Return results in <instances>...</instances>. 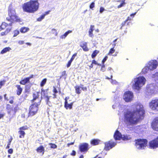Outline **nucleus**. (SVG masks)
<instances>
[{
    "mask_svg": "<svg viewBox=\"0 0 158 158\" xmlns=\"http://www.w3.org/2000/svg\"><path fill=\"white\" fill-rule=\"evenodd\" d=\"M145 110L141 103L136 102L131 106V110L123 113V122L130 130L133 129V126L137 124L144 118Z\"/></svg>",
    "mask_w": 158,
    "mask_h": 158,
    "instance_id": "f257e3e1",
    "label": "nucleus"
},
{
    "mask_svg": "<svg viewBox=\"0 0 158 158\" xmlns=\"http://www.w3.org/2000/svg\"><path fill=\"white\" fill-rule=\"evenodd\" d=\"M8 12L9 17L6 18V19L8 21H10L11 23L7 24L5 22L2 23L1 26L3 29L8 25L11 26L14 22H19L20 20L19 18L16 15L15 11L14 9L10 7Z\"/></svg>",
    "mask_w": 158,
    "mask_h": 158,
    "instance_id": "f03ea898",
    "label": "nucleus"
},
{
    "mask_svg": "<svg viewBox=\"0 0 158 158\" xmlns=\"http://www.w3.org/2000/svg\"><path fill=\"white\" fill-rule=\"evenodd\" d=\"M39 6V4L37 1L31 0L24 3L23 8L24 11L32 13L38 10Z\"/></svg>",
    "mask_w": 158,
    "mask_h": 158,
    "instance_id": "7ed1b4c3",
    "label": "nucleus"
},
{
    "mask_svg": "<svg viewBox=\"0 0 158 158\" xmlns=\"http://www.w3.org/2000/svg\"><path fill=\"white\" fill-rule=\"evenodd\" d=\"M146 78L143 76H140L133 78L131 81L132 87L134 89L139 91L143 86L146 82Z\"/></svg>",
    "mask_w": 158,
    "mask_h": 158,
    "instance_id": "20e7f679",
    "label": "nucleus"
},
{
    "mask_svg": "<svg viewBox=\"0 0 158 158\" xmlns=\"http://www.w3.org/2000/svg\"><path fill=\"white\" fill-rule=\"evenodd\" d=\"M33 101L35 102L36 100L38 102H35V103L30 106L29 108V114L27 117L31 116H32L35 115L37 112L38 110V106L40 105L41 100L38 99V93H36V94H33Z\"/></svg>",
    "mask_w": 158,
    "mask_h": 158,
    "instance_id": "39448f33",
    "label": "nucleus"
},
{
    "mask_svg": "<svg viewBox=\"0 0 158 158\" xmlns=\"http://www.w3.org/2000/svg\"><path fill=\"white\" fill-rule=\"evenodd\" d=\"M158 65V62L156 60L149 61L145 64V66L143 69L142 72L145 74L148 73L149 70L153 71L156 69Z\"/></svg>",
    "mask_w": 158,
    "mask_h": 158,
    "instance_id": "423d86ee",
    "label": "nucleus"
},
{
    "mask_svg": "<svg viewBox=\"0 0 158 158\" xmlns=\"http://www.w3.org/2000/svg\"><path fill=\"white\" fill-rule=\"evenodd\" d=\"M148 141L146 139H139L135 140V146L139 149H144L146 147Z\"/></svg>",
    "mask_w": 158,
    "mask_h": 158,
    "instance_id": "0eeeda50",
    "label": "nucleus"
},
{
    "mask_svg": "<svg viewBox=\"0 0 158 158\" xmlns=\"http://www.w3.org/2000/svg\"><path fill=\"white\" fill-rule=\"evenodd\" d=\"M157 87L154 84H150L147 85L146 90V94L150 95L155 94L157 91Z\"/></svg>",
    "mask_w": 158,
    "mask_h": 158,
    "instance_id": "6e6552de",
    "label": "nucleus"
},
{
    "mask_svg": "<svg viewBox=\"0 0 158 158\" xmlns=\"http://www.w3.org/2000/svg\"><path fill=\"white\" fill-rule=\"evenodd\" d=\"M134 97L133 93L131 91L125 92L123 96V98L126 102H130L132 101Z\"/></svg>",
    "mask_w": 158,
    "mask_h": 158,
    "instance_id": "1a4fd4ad",
    "label": "nucleus"
},
{
    "mask_svg": "<svg viewBox=\"0 0 158 158\" xmlns=\"http://www.w3.org/2000/svg\"><path fill=\"white\" fill-rule=\"evenodd\" d=\"M149 106L152 110L158 111V99L152 100L149 103Z\"/></svg>",
    "mask_w": 158,
    "mask_h": 158,
    "instance_id": "9d476101",
    "label": "nucleus"
},
{
    "mask_svg": "<svg viewBox=\"0 0 158 158\" xmlns=\"http://www.w3.org/2000/svg\"><path fill=\"white\" fill-rule=\"evenodd\" d=\"M79 149L81 152H86L89 150V145L86 143H81L79 146Z\"/></svg>",
    "mask_w": 158,
    "mask_h": 158,
    "instance_id": "9b49d317",
    "label": "nucleus"
},
{
    "mask_svg": "<svg viewBox=\"0 0 158 158\" xmlns=\"http://www.w3.org/2000/svg\"><path fill=\"white\" fill-rule=\"evenodd\" d=\"M116 143L110 141L105 143V149L106 150H109L111 149L116 145Z\"/></svg>",
    "mask_w": 158,
    "mask_h": 158,
    "instance_id": "f8f14e48",
    "label": "nucleus"
},
{
    "mask_svg": "<svg viewBox=\"0 0 158 158\" xmlns=\"http://www.w3.org/2000/svg\"><path fill=\"white\" fill-rule=\"evenodd\" d=\"M150 147L152 148L155 149L158 147V137L156 139L150 141L149 143Z\"/></svg>",
    "mask_w": 158,
    "mask_h": 158,
    "instance_id": "ddd939ff",
    "label": "nucleus"
},
{
    "mask_svg": "<svg viewBox=\"0 0 158 158\" xmlns=\"http://www.w3.org/2000/svg\"><path fill=\"white\" fill-rule=\"evenodd\" d=\"M152 127L154 130L158 131V117L154 119L152 123Z\"/></svg>",
    "mask_w": 158,
    "mask_h": 158,
    "instance_id": "4468645a",
    "label": "nucleus"
},
{
    "mask_svg": "<svg viewBox=\"0 0 158 158\" xmlns=\"http://www.w3.org/2000/svg\"><path fill=\"white\" fill-rule=\"evenodd\" d=\"M121 133L118 130H116L114 135V138L115 140H120L122 137Z\"/></svg>",
    "mask_w": 158,
    "mask_h": 158,
    "instance_id": "2eb2a0df",
    "label": "nucleus"
},
{
    "mask_svg": "<svg viewBox=\"0 0 158 158\" xmlns=\"http://www.w3.org/2000/svg\"><path fill=\"white\" fill-rule=\"evenodd\" d=\"M69 98V97H67L65 99V103H64V106L65 108L68 109V108L71 109L72 108L73 102L71 103L70 104H69L67 102V100Z\"/></svg>",
    "mask_w": 158,
    "mask_h": 158,
    "instance_id": "dca6fc26",
    "label": "nucleus"
},
{
    "mask_svg": "<svg viewBox=\"0 0 158 158\" xmlns=\"http://www.w3.org/2000/svg\"><path fill=\"white\" fill-rule=\"evenodd\" d=\"M151 77L152 80L158 83V72L152 74L151 75Z\"/></svg>",
    "mask_w": 158,
    "mask_h": 158,
    "instance_id": "f3484780",
    "label": "nucleus"
},
{
    "mask_svg": "<svg viewBox=\"0 0 158 158\" xmlns=\"http://www.w3.org/2000/svg\"><path fill=\"white\" fill-rule=\"evenodd\" d=\"M94 25H91L89 31V36L91 37H93L94 36V35L93 33V32L94 30Z\"/></svg>",
    "mask_w": 158,
    "mask_h": 158,
    "instance_id": "a211bd4d",
    "label": "nucleus"
},
{
    "mask_svg": "<svg viewBox=\"0 0 158 158\" xmlns=\"http://www.w3.org/2000/svg\"><path fill=\"white\" fill-rule=\"evenodd\" d=\"M16 87L17 89V94L18 95H19L22 92V88L21 87L20 85H16Z\"/></svg>",
    "mask_w": 158,
    "mask_h": 158,
    "instance_id": "6ab92c4d",
    "label": "nucleus"
},
{
    "mask_svg": "<svg viewBox=\"0 0 158 158\" xmlns=\"http://www.w3.org/2000/svg\"><path fill=\"white\" fill-rule=\"evenodd\" d=\"M11 49V48L9 47L5 48L1 51L0 53L1 54H4L7 52H9Z\"/></svg>",
    "mask_w": 158,
    "mask_h": 158,
    "instance_id": "aec40b11",
    "label": "nucleus"
},
{
    "mask_svg": "<svg viewBox=\"0 0 158 158\" xmlns=\"http://www.w3.org/2000/svg\"><path fill=\"white\" fill-rule=\"evenodd\" d=\"M81 46L84 51H87L88 50V49L87 46V43L83 42L81 44Z\"/></svg>",
    "mask_w": 158,
    "mask_h": 158,
    "instance_id": "412c9836",
    "label": "nucleus"
},
{
    "mask_svg": "<svg viewBox=\"0 0 158 158\" xmlns=\"http://www.w3.org/2000/svg\"><path fill=\"white\" fill-rule=\"evenodd\" d=\"M44 148L42 146H41L38 148L36 149V151L38 152L42 153V155H43L44 153Z\"/></svg>",
    "mask_w": 158,
    "mask_h": 158,
    "instance_id": "4be33fe9",
    "label": "nucleus"
},
{
    "mask_svg": "<svg viewBox=\"0 0 158 158\" xmlns=\"http://www.w3.org/2000/svg\"><path fill=\"white\" fill-rule=\"evenodd\" d=\"M30 78H31L30 77H27L25 79H24L23 80L20 81V84L23 85L25 84L26 83L29 81Z\"/></svg>",
    "mask_w": 158,
    "mask_h": 158,
    "instance_id": "5701e85b",
    "label": "nucleus"
},
{
    "mask_svg": "<svg viewBox=\"0 0 158 158\" xmlns=\"http://www.w3.org/2000/svg\"><path fill=\"white\" fill-rule=\"evenodd\" d=\"M131 139V137L130 135H124L122 136V139L123 140H128Z\"/></svg>",
    "mask_w": 158,
    "mask_h": 158,
    "instance_id": "b1692460",
    "label": "nucleus"
},
{
    "mask_svg": "<svg viewBox=\"0 0 158 158\" xmlns=\"http://www.w3.org/2000/svg\"><path fill=\"white\" fill-rule=\"evenodd\" d=\"M72 32V31L69 30L67 31L64 34L61 35L60 37V38L62 39H65L69 34Z\"/></svg>",
    "mask_w": 158,
    "mask_h": 158,
    "instance_id": "393cba45",
    "label": "nucleus"
},
{
    "mask_svg": "<svg viewBox=\"0 0 158 158\" xmlns=\"http://www.w3.org/2000/svg\"><path fill=\"white\" fill-rule=\"evenodd\" d=\"M29 30L28 28L26 27H22L20 30V31L22 33H25Z\"/></svg>",
    "mask_w": 158,
    "mask_h": 158,
    "instance_id": "a878e982",
    "label": "nucleus"
},
{
    "mask_svg": "<svg viewBox=\"0 0 158 158\" xmlns=\"http://www.w3.org/2000/svg\"><path fill=\"white\" fill-rule=\"evenodd\" d=\"M10 30L11 28H7L5 31L2 32L1 33V35L2 36H4L6 35L10 31Z\"/></svg>",
    "mask_w": 158,
    "mask_h": 158,
    "instance_id": "bb28decb",
    "label": "nucleus"
},
{
    "mask_svg": "<svg viewBox=\"0 0 158 158\" xmlns=\"http://www.w3.org/2000/svg\"><path fill=\"white\" fill-rule=\"evenodd\" d=\"M76 92L77 94H80L81 93V90L80 89V88L79 86L77 85L75 87Z\"/></svg>",
    "mask_w": 158,
    "mask_h": 158,
    "instance_id": "cd10ccee",
    "label": "nucleus"
},
{
    "mask_svg": "<svg viewBox=\"0 0 158 158\" xmlns=\"http://www.w3.org/2000/svg\"><path fill=\"white\" fill-rule=\"evenodd\" d=\"M136 12L130 15V17H128L127 19L126 20V21L127 22L128 21L131 20L134 17V16L136 15Z\"/></svg>",
    "mask_w": 158,
    "mask_h": 158,
    "instance_id": "c85d7f7f",
    "label": "nucleus"
},
{
    "mask_svg": "<svg viewBox=\"0 0 158 158\" xmlns=\"http://www.w3.org/2000/svg\"><path fill=\"white\" fill-rule=\"evenodd\" d=\"M19 133L20 135L19 136L20 138H23L25 135V132L23 131L20 130H19Z\"/></svg>",
    "mask_w": 158,
    "mask_h": 158,
    "instance_id": "c756f323",
    "label": "nucleus"
},
{
    "mask_svg": "<svg viewBox=\"0 0 158 158\" xmlns=\"http://www.w3.org/2000/svg\"><path fill=\"white\" fill-rule=\"evenodd\" d=\"M91 143L94 145H97L98 144V140L97 139H94L91 142Z\"/></svg>",
    "mask_w": 158,
    "mask_h": 158,
    "instance_id": "7c9ffc66",
    "label": "nucleus"
},
{
    "mask_svg": "<svg viewBox=\"0 0 158 158\" xmlns=\"http://www.w3.org/2000/svg\"><path fill=\"white\" fill-rule=\"evenodd\" d=\"M47 81V79L45 78L40 83V86L41 87H43L44 85L45 84Z\"/></svg>",
    "mask_w": 158,
    "mask_h": 158,
    "instance_id": "2f4dec72",
    "label": "nucleus"
},
{
    "mask_svg": "<svg viewBox=\"0 0 158 158\" xmlns=\"http://www.w3.org/2000/svg\"><path fill=\"white\" fill-rule=\"evenodd\" d=\"M98 52L97 50L94 51L92 55V58H94L98 53Z\"/></svg>",
    "mask_w": 158,
    "mask_h": 158,
    "instance_id": "473e14b6",
    "label": "nucleus"
},
{
    "mask_svg": "<svg viewBox=\"0 0 158 158\" xmlns=\"http://www.w3.org/2000/svg\"><path fill=\"white\" fill-rule=\"evenodd\" d=\"M115 51V50L114 49V48H111L109 52L108 53V55H110L112 54Z\"/></svg>",
    "mask_w": 158,
    "mask_h": 158,
    "instance_id": "72a5a7b5",
    "label": "nucleus"
},
{
    "mask_svg": "<svg viewBox=\"0 0 158 158\" xmlns=\"http://www.w3.org/2000/svg\"><path fill=\"white\" fill-rule=\"evenodd\" d=\"M44 15H42L41 16L38 18L37 19V20L38 21H42V19H43L44 18Z\"/></svg>",
    "mask_w": 158,
    "mask_h": 158,
    "instance_id": "f704fd0d",
    "label": "nucleus"
},
{
    "mask_svg": "<svg viewBox=\"0 0 158 158\" xmlns=\"http://www.w3.org/2000/svg\"><path fill=\"white\" fill-rule=\"evenodd\" d=\"M45 90H44L43 89H41V94L42 95V96L44 97H46L47 95H46V94H45Z\"/></svg>",
    "mask_w": 158,
    "mask_h": 158,
    "instance_id": "c9c22d12",
    "label": "nucleus"
},
{
    "mask_svg": "<svg viewBox=\"0 0 158 158\" xmlns=\"http://www.w3.org/2000/svg\"><path fill=\"white\" fill-rule=\"evenodd\" d=\"M52 33L54 34L55 36H57V35L58 33L56 29H52Z\"/></svg>",
    "mask_w": 158,
    "mask_h": 158,
    "instance_id": "e433bc0d",
    "label": "nucleus"
},
{
    "mask_svg": "<svg viewBox=\"0 0 158 158\" xmlns=\"http://www.w3.org/2000/svg\"><path fill=\"white\" fill-rule=\"evenodd\" d=\"M19 31L16 30L14 31V34L13 36L15 37L17 36L19 33Z\"/></svg>",
    "mask_w": 158,
    "mask_h": 158,
    "instance_id": "4c0bfd02",
    "label": "nucleus"
},
{
    "mask_svg": "<svg viewBox=\"0 0 158 158\" xmlns=\"http://www.w3.org/2000/svg\"><path fill=\"white\" fill-rule=\"evenodd\" d=\"M49 145H51V147L52 148H55L57 147V146L54 144H52V143H49Z\"/></svg>",
    "mask_w": 158,
    "mask_h": 158,
    "instance_id": "58836bf2",
    "label": "nucleus"
},
{
    "mask_svg": "<svg viewBox=\"0 0 158 158\" xmlns=\"http://www.w3.org/2000/svg\"><path fill=\"white\" fill-rule=\"evenodd\" d=\"M95 6V3L94 2H92L89 6V8L91 9H92Z\"/></svg>",
    "mask_w": 158,
    "mask_h": 158,
    "instance_id": "ea45409f",
    "label": "nucleus"
},
{
    "mask_svg": "<svg viewBox=\"0 0 158 158\" xmlns=\"http://www.w3.org/2000/svg\"><path fill=\"white\" fill-rule=\"evenodd\" d=\"M27 127H23L19 128V130H25L27 129Z\"/></svg>",
    "mask_w": 158,
    "mask_h": 158,
    "instance_id": "a19ab883",
    "label": "nucleus"
},
{
    "mask_svg": "<svg viewBox=\"0 0 158 158\" xmlns=\"http://www.w3.org/2000/svg\"><path fill=\"white\" fill-rule=\"evenodd\" d=\"M77 53H75L72 56L71 59L70 60L73 61L74 59L75 58V57L77 56Z\"/></svg>",
    "mask_w": 158,
    "mask_h": 158,
    "instance_id": "79ce46f5",
    "label": "nucleus"
},
{
    "mask_svg": "<svg viewBox=\"0 0 158 158\" xmlns=\"http://www.w3.org/2000/svg\"><path fill=\"white\" fill-rule=\"evenodd\" d=\"M110 82L113 85H116L117 83V82L115 80H111Z\"/></svg>",
    "mask_w": 158,
    "mask_h": 158,
    "instance_id": "37998d69",
    "label": "nucleus"
},
{
    "mask_svg": "<svg viewBox=\"0 0 158 158\" xmlns=\"http://www.w3.org/2000/svg\"><path fill=\"white\" fill-rule=\"evenodd\" d=\"M108 57L107 56H106L105 58H104V59L103 60H102V63H103V64H104V63H105V62L106 61V60H107V58H108Z\"/></svg>",
    "mask_w": 158,
    "mask_h": 158,
    "instance_id": "c03bdc74",
    "label": "nucleus"
},
{
    "mask_svg": "<svg viewBox=\"0 0 158 158\" xmlns=\"http://www.w3.org/2000/svg\"><path fill=\"white\" fill-rule=\"evenodd\" d=\"M101 71H102L104 72L105 71V66L103 64V65L102 66L101 69Z\"/></svg>",
    "mask_w": 158,
    "mask_h": 158,
    "instance_id": "a18cd8bd",
    "label": "nucleus"
},
{
    "mask_svg": "<svg viewBox=\"0 0 158 158\" xmlns=\"http://www.w3.org/2000/svg\"><path fill=\"white\" fill-rule=\"evenodd\" d=\"M5 81H0V85L2 86L5 84Z\"/></svg>",
    "mask_w": 158,
    "mask_h": 158,
    "instance_id": "49530a36",
    "label": "nucleus"
},
{
    "mask_svg": "<svg viewBox=\"0 0 158 158\" xmlns=\"http://www.w3.org/2000/svg\"><path fill=\"white\" fill-rule=\"evenodd\" d=\"M105 10V9L103 7H101L100 8V12L101 13H102L103 11Z\"/></svg>",
    "mask_w": 158,
    "mask_h": 158,
    "instance_id": "de8ad7c7",
    "label": "nucleus"
},
{
    "mask_svg": "<svg viewBox=\"0 0 158 158\" xmlns=\"http://www.w3.org/2000/svg\"><path fill=\"white\" fill-rule=\"evenodd\" d=\"M73 61L70 60L69 62H68V64L67 65V67H69L71 64V63Z\"/></svg>",
    "mask_w": 158,
    "mask_h": 158,
    "instance_id": "09e8293b",
    "label": "nucleus"
},
{
    "mask_svg": "<svg viewBox=\"0 0 158 158\" xmlns=\"http://www.w3.org/2000/svg\"><path fill=\"white\" fill-rule=\"evenodd\" d=\"M24 41L23 40H19L18 42V43L20 45H22L24 44Z\"/></svg>",
    "mask_w": 158,
    "mask_h": 158,
    "instance_id": "8fccbe9b",
    "label": "nucleus"
},
{
    "mask_svg": "<svg viewBox=\"0 0 158 158\" xmlns=\"http://www.w3.org/2000/svg\"><path fill=\"white\" fill-rule=\"evenodd\" d=\"M76 154V152L75 151H73L71 153V155L73 156H74Z\"/></svg>",
    "mask_w": 158,
    "mask_h": 158,
    "instance_id": "3c124183",
    "label": "nucleus"
},
{
    "mask_svg": "<svg viewBox=\"0 0 158 158\" xmlns=\"http://www.w3.org/2000/svg\"><path fill=\"white\" fill-rule=\"evenodd\" d=\"M92 64H97L98 65H100L99 64H98L97 62L94 60H93L92 62Z\"/></svg>",
    "mask_w": 158,
    "mask_h": 158,
    "instance_id": "603ef678",
    "label": "nucleus"
},
{
    "mask_svg": "<svg viewBox=\"0 0 158 158\" xmlns=\"http://www.w3.org/2000/svg\"><path fill=\"white\" fill-rule=\"evenodd\" d=\"M45 97L46 98V101L47 102V104H48V102L49 99V97L48 96H46Z\"/></svg>",
    "mask_w": 158,
    "mask_h": 158,
    "instance_id": "864d4df0",
    "label": "nucleus"
},
{
    "mask_svg": "<svg viewBox=\"0 0 158 158\" xmlns=\"http://www.w3.org/2000/svg\"><path fill=\"white\" fill-rule=\"evenodd\" d=\"M127 22V21H126L125 20V21L124 22H123V23H122V27H121V29H122V27H123V26H124V25H125V24L126 23V22Z\"/></svg>",
    "mask_w": 158,
    "mask_h": 158,
    "instance_id": "5fc2aeb1",
    "label": "nucleus"
},
{
    "mask_svg": "<svg viewBox=\"0 0 158 158\" xmlns=\"http://www.w3.org/2000/svg\"><path fill=\"white\" fill-rule=\"evenodd\" d=\"M13 150L11 149H9L8 150V152L10 154H12L13 153Z\"/></svg>",
    "mask_w": 158,
    "mask_h": 158,
    "instance_id": "6e6d98bb",
    "label": "nucleus"
},
{
    "mask_svg": "<svg viewBox=\"0 0 158 158\" xmlns=\"http://www.w3.org/2000/svg\"><path fill=\"white\" fill-rule=\"evenodd\" d=\"M50 12V10H49L48 11L46 12L44 14H43V15H44V17H45L46 15L48 14Z\"/></svg>",
    "mask_w": 158,
    "mask_h": 158,
    "instance_id": "4d7b16f0",
    "label": "nucleus"
},
{
    "mask_svg": "<svg viewBox=\"0 0 158 158\" xmlns=\"http://www.w3.org/2000/svg\"><path fill=\"white\" fill-rule=\"evenodd\" d=\"M53 88H54V89H53V92L55 94L57 93L58 92V91H57V90H56V88L55 87H54Z\"/></svg>",
    "mask_w": 158,
    "mask_h": 158,
    "instance_id": "13d9d810",
    "label": "nucleus"
},
{
    "mask_svg": "<svg viewBox=\"0 0 158 158\" xmlns=\"http://www.w3.org/2000/svg\"><path fill=\"white\" fill-rule=\"evenodd\" d=\"M82 89L83 91H86L87 88L86 87H83L81 88Z\"/></svg>",
    "mask_w": 158,
    "mask_h": 158,
    "instance_id": "bf43d9fd",
    "label": "nucleus"
},
{
    "mask_svg": "<svg viewBox=\"0 0 158 158\" xmlns=\"http://www.w3.org/2000/svg\"><path fill=\"white\" fill-rule=\"evenodd\" d=\"M123 3H121L120 5H119L118 6V8H120L122 7L123 6Z\"/></svg>",
    "mask_w": 158,
    "mask_h": 158,
    "instance_id": "052dcab7",
    "label": "nucleus"
},
{
    "mask_svg": "<svg viewBox=\"0 0 158 158\" xmlns=\"http://www.w3.org/2000/svg\"><path fill=\"white\" fill-rule=\"evenodd\" d=\"M118 105V104H114L112 106V107L114 109H115L116 108V106Z\"/></svg>",
    "mask_w": 158,
    "mask_h": 158,
    "instance_id": "680f3d73",
    "label": "nucleus"
},
{
    "mask_svg": "<svg viewBox=\"0 0 158 158\" xmlns=\"http://www.w3.org/2000/svg\"><path fill=\"white\" fill-rule=\"evenodd\" d=\"M74 142H72V143H68V146H69L70 145H73V144H74Z\"/></svg>",
    "mask_w": 158,
    "mask_h": 158,
    "instance_id": "e2e57ef3",
    "label": "nucleus"
},
{
    "mask_svg": "<svg viewBox=\"0 0 158 158\" xmlns=\"http://www.w3.org/2000/svg\"><path fill=\"white\" fill-rule=\"evenodd\" d=\"M4 116L3 114H0V119L2 118Z\"/></svg>",
    "mask_w": 158,
    "mask_h": 158,
    "instance_id": "0e129e2a",
    "label": "nucleus"
},
{
    "mask_svg": "<svg viewBox=\"0 0 158 158\" xmlns=\"http://www.w3.org/2000/svg\"><path fill=\"white\" fill-rule=\"evenodd\" d=\"M116 43H114V44H112V45H113V48H114V47L116 46Z\"/></svg>",
    "mask_w": 158,
    "mask_h": 158,
    "instance_id": "69168bd1",
    "label": "nucleus"
},
{
    "mask_svg": "<svg viewBox=\"0 0 158 158\" xmlns=\"http://www.w3.org/2000/svg\"><path fill=\"white\" fill-rule=\"evenodd\" d=\"M5 99L6 100H7V98L6 97V94H5L4 95Z\"/></svg>",
    "mask_w": 158,
    "mask_h": 158,
    "instance_id": "338daca9",
    "label": "nucleus"
},
{
    "mask_svg": "<svg viewBox=\"0 0 158 158\" xmlns=\"http://www.w3.org/2000/svg\"><path fill=\"white\" fill-rule=\"evenodd\" d=\"M9 102L11 104H12L13 103V100H10L9 101Z\"/></svg>",
    "mask_w": 158,
    "mask_h": 158,
    "instance_id": "774afa93",
    "label": "nucleus"
}]
</instances>
